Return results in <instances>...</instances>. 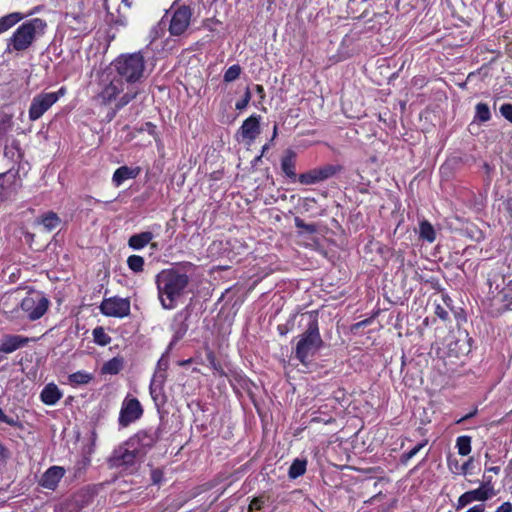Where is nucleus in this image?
I'll return each instance as SVG.
<instances>
[{"label":"nucleus","instance_id":"obj_1","mask_svg":"<svg viewBox=\"0 0 512 512\" xmlns=\"http://www.w3.org/2000/svg\"><path fill=\"white\" fill-rule=\"evenodd\" d=\"M195 268L191 262H182L156 275L158 299L163 309L172 310L177 306L179 299L186 293Z\"/></svg>","mask_w":512,"mask_h":512},{"label":"nucleus","instance_id":"obj_2","mask_svg":"<svg viewBox=\"0 0 512 512\" xmlns=\"http://www.w3.org/2000/svg\"><path fill=\"white\" fill-rule=\"evenodd\" d=\"M300 323L305 324V330L297 337L293 353L303 366L308 367L324 345L319 330L318 312L308 311L301 314Z\"/></svg>","mask_w":512,"mask_h":512},{"label":"nucleus","instance_id":"obj_3","mask_svg":"<svg viewBox=\"0 0 512 512\" xmlns=\"http://www.w3.org/2000/svg\"><path fill=\"white\" fill-rule=\"evenodd\" d=\"M47 23L41 18H32L23 22L12 35L7 38L6 53L23 52L45 34Z\"/></svg>","mask_w":512,"mask_h":512},{"label":"nucleus","instance_id":"obj_4","mask_svg":"<svg viewBox=\"0 0 512 512\" xmlns=\"http://www.w3.org/2000/svg\"><path fill=\"white\" fill-rule=\"evenodd\" d=\"M112 66L123 83L135 84L145 76L146 62L142 51L121 54Z\"/></svg>","mask_w":512,"mask_h":512},{"label":"nucleus","instance_id":"obj_5","mask_svg":"<svg viewBox=\"0 0 512 512\" xmlns=\"http://www.w3.org/2000/svg\"><path fill=\"white\" fill-rule=\"evenodd\" d=\"M487 284L493 305H499L498 311L508 310L512 305V280L506 283L502 273L491 271L488 274Z\"/></svg>","mask_w":512,"mask_h":512},{"label":"nucleus","instance_id":"obj_6","mask_svg":"<svg viewBox=\"0 0 512 512\" xmlns=\"http://www.w3.org/2000/svg\"><path fill=\"white\" fill-rule=\"evenodd\" d=\"M67 92L66 87L62 86L57 91H41L31 99L28 118L31 122H35L43 117V115L56 104L61 97Z\"/></svg>","mask_w":512,"mask_h":512},{"label":"nucleus","instance_id":"obj_7","mask_svg":"<svg viewBox=\"0 0 512 512\" xmlns=\"http://www.w3.org/2000/svg\"><path fill=\"white\" fill-rule=\"evenodd\" d=\"M141 461L136 451L127 445V440L117 446L107 460L110 468L122 470H133Z\"/></svg>","mask_w":512,"mask_h":512},{"label":"nucleus","instance_id":"obj_8","mask_svg":"<svg viewBox=\"0 0 512 512\" xmlns=\"http://www.w3.org/2000/svg\"><path fill=\"white\" fill-rule=\"evenodd\" d=\"M160 439V429H143L127 439V445L136 451L143 460Z\"/></svg>","mask_w":512,"mask_h":512},{"label":"nucleus","instance_id":"obj_9","mask_svg":"<svg viewBox=\"0 0 512 512\" xmlns=\"http://www.w3.org/2000/svg\"><path fill=\"white\" fill-rule=\"evenodd\" d=\"M49 305L50 301L44 294L33 292L22 299L20 309L30 321H36L47 312Z\"/></svg>","mask_w":512,"mask_h":512},{"label":"nucleus","instance_id":"obj_10","mask_svg":"<svg viewBox=\"0 0 512 512\" xmlns=\"http://www.w3.org/2000/svg\"><path fill=\"white\" fill-rule=\"evenodd\" d=\"M343 171V166L340 164H327L321 167L311 169L298 176V180L304 185H313L323 182L336 174Z\"/></svg>","mask_w":512,"mask_h":512},{"label":"nucleus","instance_id":"obj_11","mask_svg":"<svg viewBox=\"0 0 512 512\" xmlns=\"http://www.w3.org/2000/svg\"><path fill=\"white\" fill-rule=\"evenodd\" d=\"M143 415V408L139 400L134 397L126 396L121 404V409L118 417L120 427H128L140 419Z\"/></svg>","mask_w":512,"mask_h":512},{"label":"nucleus","instance_id":"obj_12","mask_svg":"<svg viewBox=\"0 0 512 512\" xmlns=\"http://www.w3.org/2000/svg\"><path fill=\"white\" fill-rule=\"evenodd\" d=\"M191 317V310L189 306H186L182 310L178 311L172 320V323L170 325V329L173 332L172 339L168 345V349L166 353L169 352L173 348L174 345H176L183 337L186 335L189 324L188 320Z\"/></svg>","mask_w":512,"mask_h":512},{"label":"nucleus","instance_id":"obj_13","mask_svg":"<svg viewBox=\"0 0 512 512\" xmlns=\"http://www.w3.org/2000/svg\"><path fill=\"white\" fill-rule=\"evenodd\" d=\"M100 311L108 317L124 318L130 314V300L117 296L105 298L100 304Z\"/></svg>","mask_w":512,"mask_h":512},{"label":"nucleus","instance_id":"obj_14","mask_svg":"<svg viewBox=\"0 0 512 512\" xmlns=\"http://www.w3.org/2000/svg\"><path fill=\"white\" fill-rule=\"evenodd\" d=\"M192 16L191 9L188 6L179 7L173 14L170 21L169 31L173 36L182 35L190 24Z\"/></svg>","mask_w":512,"mask_h":512},{"label":"nucleus","instance_id":"obj_15","mask_svg":"<svg viewBox=\"0 0 512 512\" xmlns=\"http://www.w3.org/2000/svg\"><path fill=\"white\" fill-rule=\"evenodd\" d=\"M124 90V83L121 79L113 78L109 83L103 86L102 90L98 93L97 99L103 105H108L117 100V97Z\"/></svg>","mask_w":512,"mask_h":512},{"label":"nucleus","instance_id":"obj_16","mask_svg":"<svg viewBox=\"0 0 512 512\" xmlns=\"http://www.w3.org/2000/svg\"><path fill=\"white\" fill-rule=\"evenodd\" d=\"M166 380V374L164 373H155L150 382V395L152 400L154 401L155 406L159 410L162 408L167 401L166 395L164 393V382Z\"/></svg>","mask_w":512,"mask_h":512},{"label":"nucleus","instance_id":"obj_17","mask_svg":"<svg viewBox=\"0 0 512 512\" xmlns=\"http://www.w3.org/2000/svg\"><path fill=\"white\" fill-rule=\"evenodd\" d=\"M35 338H29L16 334H5L0 340V352L10 354L16 350L25 347L29 342L35 341Z\"/></svg>","mask_w":512,"mask_h":512},{"label":"nucleus","instance_id":"obj_18","mask_svg":"<svg viewBox=\"0 0 512 512\" xmlns=\"http://www.w3.org/2000/svg\"><path fill=\"white\" fill-rule=\"evenodd\" d=\"M64 475L65 469L63 467L51 466L42 474L38 484L45 489L54 491Z\"/></svg>","mask_w":512,"mask_h":512},{"label":"nucleus","instance_id":"obj_19","mask_svg":"<svg viewBox=\"0 0 512 512\" xmlns=\"http://www.w3.org/2000/svg\"><path fill=\"white\" fill-rule=\"evenodd\" d=\"M260 120V115H251L243 121L238 133L245 140L250 142L255 140L256 137L260 134Z\"/></svg>","mask_w":512,"mask_h":512},{"label":"nucleus","instance_id":"obj_20","mask_svg":"<svg viewBox=\"0 0 512 512\" xmlns=\"http://www.w3.org/2000/svg\"><path fill=\"white\" fill-rule=\"evenodd\" d=\"M489 493H487L483 488L478 487L477 489L467 491L463 493L457 501L456 509L460 510L470 503L474 501H486L490 499Z\"/></svg>","mask_w":512,"mask_h":512},{"label":"nucleus","instance_id":"obj_21","mask_svg":"<svg viewBox=\"0 0 512 512\" xmlns=\"http://www.w3.org/2000/svg\"><path fill=\"white\" fill-rule=\"evenodd\" d=\"M281 169L284 174L295 181L297 179L296 174V153L292 149H287L281 158Z\"/></svg>","mask_w":512,"mask_h":512},{"label":"nucleus","instance_id":"obj_22","mask_svg":"<svg viewBox=\"0 0 512 512\" xmlns=\"http://www.w3.org/2000/svg\"><path fill=\"white\" fill-rule=\"evenodd\" d=\"M62 396V392L54 383L45 385L40 393L41 401L49 406L55 405L62 398Z\"/></svg>","mask_w":512,"mask_h":512},{"label":"nucleus","instance_id":"obj_23","mask_svg":"<svg viewBox=\"0 0 512 512\" xmlns=\"http://www.w3.org/2000/svg\"><path fill=\"white\" fill-rule=\"evenodd\" d=\"M140 173V168H131L128 166H121L117 168L113 174L112 182L116 187H119L128 179L136 178Z\"/></svg>","mask_w":512,"mask_h":512},{"label":"nucleus","instance_id":"obj_24","mask_svg":"<svg viewBox=\"0 0 512 512\" xmlns=\"http://www.w3.org/2000/svg\"><path fill=\"white\" fill-rule=\"evenodd\" d=\"M138 95V90H135L134 88L128 90L126 93H124L115 103V108L112 109L107 114V120L111 121L117 114L119 110L124 108L126 105H128L132 100L136 98Z\"/></svg>","mask_w":512,"mask_h":512},{"label":"nucleus","instance_id":"obj_25","mask_svg":"<svg viewBox=\"0 0 512 512\" xmlns=\"http://www.w3.org/2000/svg\"><path fill=\"white\" fill-rule=\"evenodd\" d=\"M153 238L154 235L150 231L133 234L128 240V246L133 250H141L148 245Z\"/></svg>","mask_w":512,"mask_h":512},{"label":"nucleus","instance_id":"obj_26","mask_svg":"<svg viewBox=\"0 0 512 512\" xmlns=\"http://www.w3.org/2000/svg\"><path fill=\"white\" fill-rule=\"evenodd\" d=\"M25 18L20 12H12L0 17V34H3Z\"/></svg>","mask_w":512,"mask_h":512},{"label":"nucleus","instance_id":"obj_27","mask_svg":"<svg viewBox=\"0 0 512 512\" xmlns=\"http://www.w3.org/2000/svg\"><path fill=\"white\" fill-rule=\"evenodd\" d=\"M124 368V359L120 356L106 361L101 367V374L116 375Z\"/></svg>","mask_w":512,"mask_h":512},{"label":"nucleus","instance_id":"obj_28","mask_svg":"<svg viewBox=\"0 0 512 512\" xmlns=\"http://www.w3.org/2000/svg\"><path fill=\"white\" fill-rule=\"evenodd\" d=\"M307 460L305 458H296L288 470V477L290 479H297L306 472Z\"/></svg>","mask_w":512,"mask_h":512},{"label":"nucleus","instance_id":"obj_29","mask_svg":"<svg viewBox=\"0 0 512 512\" xmlns=\"http://www.w3.org/2000/svg\"><path fill=\"white\" fill-rule=\"evenodd\" d=\"M93 379V375L86 371H77L68 376L69 383L73 386L86 385Z\"/></svg>","mask_w":512,"mask_h":512},{"label":"nucleus","instance_id":"obj_30","mask_svg":"<svg viewBox=\"0 0 512 512\" xmlns=\"http://www.w3.org/2000/svg\"><path fill=\"white\" fill-rule=\"evenodd\" d=\"M419 236L421 239L426 240L429 243L435 241L436 233L434 227L427 220H423L419 224Z\"/></svg>","mask_w":512,"mask_h":512},{"label":"nucleus","instance_id":"obj_31","mask_svg":"<svg viewBox=\"0 0 512 512\" xmlns=\"http://www.w3.org/2000/svg\"><path fill=\"white\" fill-rule=\"evenodd\" d=\"M39 223L43 225L46 231L50 232L59 225L60 218L56 213L48 212L41 217Z\"/></svg>","mask_w":512,"mask_h":512},{"label":"nucleus","instance_id":"obj_32","mask_svg":"<svg viewBox=\"0 0 512 512\" xmlns=\"http://www.w3.org/2000/svg\"><path fill=\"white\" fill-rule=\"evenodd\" d=\"M491 119L490 108L486 103L480 102L475 106L474 120L484 123Z\"/></svg>","mask_w":512,"mask_h":512},{"label":"nucleus","instance_id":"obj_33","mask_svg":"<svg viewBox=\"0 0 512 512\" xmlns=\"http://www.w3.org/2000/svg\"><path fill=\"white\" fill-rule=\"evenodd\" d=\"M458 454L466 456L471 452V437L467 435L459 436L456 440Z\"/></svg>","mask_w":512,"mask_h":512},{"label":"nucleus","instance_id":"obj_34","mask_svg":"<svg viewBox=\"0 0 512 512\" xmlns=\"http://www.w3.org/2000/svg\"><path fill=\"white\" fill-rule=\"evenodd\" d=\"M127 266L134 273H141L144 270V258L139 255H130L127 259Z\"/></svg>","mask_w":512,"mask_h":512},{"label":"nucleus","instance_id":"obj_35","mask_svg":"<svg viewBox=\"0 0 512 512\" xmlns=\"http://www.w3.org/2000/svg\"><path fill=\"white\" fill-rule=\"evenodd\" d=\"M92 335L94 342L100 346H106L111 342V337L105 332L103 327H96Z\"/></svg>","mask_w":512,"mask_h":512},{"label":"nucleus","instance_id":"obj_36","mask_svg":"<svg viewBox=\"0 0 512 512\" xmlns=\"http://www.w3.org/2000/svg\"><path fill=\"white\" fill-rule=\"evenodd\" d=\"M428 441L423 440L422 442L418 443L414 448H412L410 451L405 452L401 455L400 461L402 464H407L421 449H423L427 445Z\"/></svg>","mask_w":512,"mask_h":512},{"label":"nucleus","instance_id":"obj_37","mask_svg":"<svg viewBox=\"0 0 512 512\" xmlns=\"http://www.w3.org/2000/svg\"><path fill=\"white\" fill-rule=\"evenodd\" d=\"M241 74V67L238 64L230 66L224 73V82L230 83L239 78Z\"/></svg>","mask_w":512,"mask_h":512},{"label":"nucleus","instance_id":"obj_38","mask_svg":"<svg viewBox=\"0 0 512 512\" xmlns=\"http://www.w3.org/2000/svg\"><path fill=\"white\" fill-rule=\"evenodd\" d=\"M0 422L6 423L9 426L20 428L22 427V424L20 423L19 419L17 417H9L7 416L2 408H0Z\"/></svg>","mask_w":512,"mask_h":512},{"label":"nucleus","instance_id":"obj_39","mask_svg":"<svg viewBox=\"0 0 512 512\" xmlns=\"http://www.w3.org/2000/svg\"><path fill=\"white\" fill-rule=\"evenodd\" d=\"M250 100H251V92H250L249 88H246V90L244 92V95H243V98L240 101L236 102L235 108L237 110L245 109L248 106Z\"/></svg>","mask_w":512,"mask_h":512},{"label":"nucleus","instance_id":"obj_40","mask_svg":"<svg viewBox=\"0 0 512 512\" xmlns=\"http://www.w3.org/2000/svg\"><path fill=\"white\" fill-rule=\"evenodd\" d=\"M499 112L508 122L512 124V103H504L500 106Z\"/></svg>","mask_w":512,"mask_h":512},{"label":"nucleus","instance_id":"obj_41","mask_svg":"<svg viewBox=\"0 0 512 512\" xmlns=\"http://www.w3.org/2000/svg\"><path fill=\"white\" fill-rule=\"evenodd\" d=\"M295 226L299 229H303L306 232L312 234L316 232V226L314 224H307L299 217L295 218Z\"/></svg>","mask_w":512,"mask_h":512},{"label":"nucleus","instance_id":"obj_42","mask_svg":"<svg viewBox=\"0 0 512 512\" xmlns=\"http://www.w3.org/2000/svg\"><path fill=\"white\" fill-rule=\"evenodd\" d=\"M296 317L297 314H293L285 325H278L277 329L281 335H286L290 330H292Z\"/></svg>","mask_w":512,"mask_h":512},{"label":"nucleus","instance_id":"obj_43","mask_svg":"<svg viewBox=\"0 0 512 512\" xmlns=\"http://www.w3.org/2000/svg\"><path fill=\"white\" fill-rule=\"evenodd\" d=\"M163 477H164V475H163L162 470L156 468L151 471V481L153 484H155V485L160 484L163 480Z\"/></svg>","mask_w":512,"mask_h":512},{"label":"nucleus","instance_id":"obj_44","mask_svg":"<svg viewBox=\"0 0 512 512\" xmlns=\"http://www.w3.org/2000/svg\"><path fill=\"white\" fill-rule=\"evenodd\" d=\"M480 487L489 493L490 497L495 495L491 477H485V481L480 485Z\"/></svg>","mask_w":512,"mask_h":512},{"label":"nucleus","instance_id":"obj_45","mask_svg":"<svg viewBox=\"0 0 512 512\" xmlns=\"http://www.w3.org/2000/svg\"><path fill=\"white\" fill-rule=\"evenodd\" d=\"M266 500L264 497L254 498L250 503V510H260L265 504Z\"/></svg>","mask_w":512,"mask_h":512},{"label":"nucleus","instance_id":"obj_46","mask_svg":"<svg viewBox=\"0 0 512 512\" xmlns=\"http://www.w3.org/2000/svg\"><path fill=\"white\" fill-rule=\"evenodd\" d=\"M435 314L443 321H446L449 318L448 311L439 304L435 307Z\"/></svg>","mask_w":512,"mask_h":512},{"label":"nucleus","instance_id":"obj_47","mask_svg":"<svg viewBox=\"0 0 512 512\" xmlns=\"http://www.w3.org/2000/svg\"><path fill=\"white\" fill-rule=\"evenodd\" d=\"M157 366H158V368L160 370L158 373H164L165 374V371L168 368V361L164 359V355L159 359V361L157 363Z\"/></svg>","mask_w":512,"mask_h":512},{"label":"nucleus","instance_id":"obj_48","mask_svg":"<svg viewBox=\"0 0 512 512\" xmlns=\"http://www.w3.org/2000/svg\"><path fill=\"white\" fill-rule=\"evenodd\" d=\"M495 512H512V504L510 502H504Z\"/></svg>","mask_w":512,"mask_h":512},{"label":"nucleus","instance_id":"obj_49","mask_svg":"<svg viewBox=\"0 0 512 512\" xmlns=\"http://www.w3.org/2000/svg\"><path fill=\"white\" fill-rule=\"evenodd\" d=\"M254 90L258 94V96L260 97L261 100H263L265 98V90L262 85L256 84L254 86Z\"/></svg>","mask_w":512,"mask_h":512},{"label":"nucleus","instance_id":"obj_50","mask_svg":"<svg viewBox=\"0 0 512 512\" xmlns=\"http://www.w3.org/2000/svg\"><path fill=\"white\" fill-rule=\"evenodd\" d=\"M478 410L477 408H475L473 411H471L470 413L466 414L465 416L461 417L457 423H461V422H464L472 417H474L476 414H477Z\"/></svg>","mask_w":512,"mask_h":512},{"label":"nucleus","instance_id":"obj_51","mask_svg":"<svg viewBox=\"0 0 512 512\" xmlns=\"http://www.w3.org/2000/svg\"><path fill=\"white\" fill-rule=\"evenodd\" d=\"M8 457V451L7 449L4 447V445H2L0 443V463L5 461V459Z\"/></svg>","mask_w":512,"mask_h":512},{"label":"nucleus","instance_id":"obj_52","mask_svg":"<svg viewBox=\"0 0 512 512\" xmlns=\"http://www.w3.org/2000/svg\"><path fill=\"white\" fill-rule=\"evenodd\" d=\"M485 506L484 504H477L470 509H468L466 512H484Z\"/></svg>","mask_w":512,"mask_h":512},{"label":"nucleus","instance_id":"obj_53","mask_svg":"<svg viewBox=\"0 0 512 512\" xmlns=\"http://www.w3.org/2000/svg\"><path fill=\"white\" fill-rule=\"evenodd\" d=\"M472 464V458H470L469 460H467L462 466H461V470H462V473L463 474H466L467 473V470L469 469V467L471 466Z\"/></svg>","mask_w":512,"mask_h":512},{"label":"nucleus","instance_id":"obj_54","mask_svg":"<svg viewBox=\"0 0 512 512\" xmlns=\"http://www.w3.org/2000/svg\"><path fill=\"white\" fill-rule=\"evenodd\" d=\"M487 471L498 474L500 472V467L499 466L489 467V468H487Z\"/></svg>","mask_w":512,"mask_h":512},{"label":"nucleus","instance_id":"obj_55","mask_svg":"<svg viewBox=\"0 0 512 512\" xmlns=\"http://www.w3.org/2000/svg\"><path fill=\"white\" fill-rule=\"evenodd\" d=\"M277 132H278V125L275 124L273 127V135H272L271 141H273L275 139V137L277 136Z\"/></svg>","mask_w":512,"mask_h":512},{"label":"nucleus","instance_id":"obj_56","mask_svg":"<svg viewBox=\"0 0 512 512\" xmlns=\"http://www.w3.org/2000/svg\"><path fill=\"white\" fill-rule=\"evenodd\" d=\"M122 4H124L127 7H130L131 6V1L130 0H122Z\"/></svg>","mask_w":512,"mask_h":512},{"label":"nucleus","instance_id":"obj_57","mask_svg":"<svg viewBox=\"0 0 512 512\" xmlns=\"http://www.w3.org/2000/svg\"><path fill=\"white\" fill-rule=\"evenodd\" d=\"M269 149V144H265L263 147H262V155Z\"/></svg>","mask_w":512,"mask_h":512},{"label":"nucleus","instance_id":"obj_58","mask_svg":"<svg viewBox=\"0 0 512 512\" xmlns=\"http://www.w3.org/2000/svg\"><path fill=\"white\" fill-rule=\"evenodd\" d=\"M5 360V356L3 355V352H0V363Z\"/></svg>","mask_w":512,"mask_h":512},{"label":"nucleus","instance_id":"obj_59","mask_svg":"<svg viewBox=\"0 0 512 512\" xmlns=\"http://www.w3.org/2000/svg\"><path fill=\"white\" fill-rule=\"evenodd\" d=\"M38 10H39V8H38V7H36V8H35L33 11H31L28 15H32V14H34L35 12H38Z\"/></svg>","mask_w":512,"mask_h":512}]
</instances>
